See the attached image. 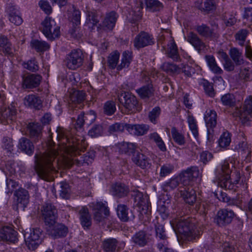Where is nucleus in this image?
<instances>
[{"label": "nucleus", "instance_id": "9", "mask_svg": "<svg viewBox=\"0 0 252 252\" xmlns=\"http://www.w3.org/2000/svg\"><path fill=\"white\" fill-rule=\"evenodd\" d=\"M119 100L124 104L126 109L131 112L139 111L141 109V107L139 104L136 97L128 92L121 93L120 96H119Z\"/></svg>", "mask_w": 252, "mask_h": 252}, {"label": "nucleus", "instance_id": "41", "mask_svg": "<svg viewBox=\"0 0 252 252\" xmlns=\"http://www.w3.org/2000/svg\"><path fill=\"white\" fill-rule=\"evenodd\" d=\"M162 70L170 75L178 74L181 71V68L174 63L165 62L162 65Z\"/></svg>", "mask_w": 252, "mask_h": 252}, {"label": "nucleus", "instance_id": "43", "mask_svg": "<svg viewBox=\"0 0 252 252\" xmlns=\"http://www.w3.org/2000/svg\"><path fill=\"white\" fill-rule=\"evenodd\" d=\"M146 8L151 12L160 11L163 8V4L158 0H145Z\"/></svg>", "mask_w": 252, "mask_h": 252}, {"label": "nucleus", "instance_id": "25", "mask_svg": "<svg viewBox=\"0 0 252 252\" xmlns=\"http://www.w3.org/2000/svg\"><path fill=\"white\" fill-rule=\"evenodd\" d=\"M118 17V14L115 11L107 13L102 22L101 26L112 31L115 26Z\"/></svg>", "mask_w": 252, "mask_h": 252}, {"label": "nucleus", "instance_id": "30", "mask_svg": "<svg viewBox=\"0 0 252 252\" xmlns=\"http://www.w3.org/2000/svg\"><path fill=\"white\" fill-rule=\"evenodd\" d=\"M186 39L198 51L203 49L205 47V43L202 39L192 32H190L187 34Z\"/></svg>", "mask_w": 252, "mask_h": 252}, {"label": "nucleus", "instance_id": "27", "mask_svg": "<svg viewBox=\"0 0 252 252\" xmlns=\"http://www.w3.org/2000/svg\"><path fill=\"white\" fill-rule=\"evenodd\" d=\"M126 129L131 134L142 136L147 133L149 126L145 124H126Z\"/></svg>", "mask_w": 252, "mask_h": 252}, {"label": "nucleus", "instance_id": "61", "mask_svg": "<svg viewBox=\"0 0 252 252\" xmlns=\"http://www.w3.org/2000/svg\"><path fill=\"white\" fill-rule=\"evenodd\" d=\"M155 231L157 238L163 240H165L167 239L165 231L162 225L159 223L156 224Z\"/></svg>", "mask_w": 252, "mask_h": 252}, {"label": "nucleus", "instance_id": "21", "mask_svg": "<svg viewBox=\"0 0 252 252\" xmlns=\"http://www.w3.org/2000/svg\"><path fill=\"white\" fill-rule=\"evenodd\" d=\"M132 160L134 164L142 169L149 168L151 165L150 159L146 155L138 152L133 154Z\"/></svg>", "mask_w": 252, "mask_h": 252}, {"label": "nucleus", "instance_id": "18", "mask_svg": "<svg viewBox=\"0 0 252 252\" xmlns=\"http://www.w3.org/2000/svg\"><path fill=\"white\" fill-rule=\"evenodd\" d=\"M42 77L39 74H32L23 77V88L33 89L37 87L40 84Z\"/></svg>", "mask_w": 252, "mask_h": 252}, {"label": "nucleus", "instance_id": "22", "mask_svg": "<svg viewBox=\"0 0 252 252\" xmlns=\"http://www.w3.org/2000/svg\"><path fill=\"white\" fill-rule=\"evenodd\" d=\"M204 120L206 126L208 128V134L211 133V130L213 131V128L216 127L217 124V114L213 110H206L204 115Z\"/></svg>", "mask_w": 252, "mask_h": 252}, {"label": "nucleus", "instance_id": "34", "mask_svg": "<svg viewBox=\"0 0 252 252\" xmlns=\"http://www.w3.org/2000/svg\"><path fill=\"white\" fill-rule=\"evenodd\" d=\"M19 148L26 154L31 155L34 151V146L30 139L22 137L19 140Z\"/></svg>", "mask_w": 252, "mask_h": 252}, {"label": "nucleus", "instance_id": "50", "mask_svg": "<svg viewBox=\"0 0 252 252\" xmlns=\"http://www.w3.org/2000/svg\"><path fill=\"white\" fill-rule=\"evenodd\" d=\"M86 97V93L83 91H74L70 94V100L74 103L82 102Z\"/></svg>", "mask_w": 252, "mask_h": 252}, {"label": "nucleus", "instance_id": "24", "mask_svg": "<svg viewBox=\"0 0 252 252\" xmlns=\"http://www.w3.org/2000/svg\"><path fill=\"white\" fill-rule=\"evenodd\" d=\"M42 126L39 123H29L27 130L30 138L33 141H38L42 137Z\"/></svg>", "mask_w": 252, "mask_h": 252}, {"label": "nucleus", "instance_id": "36", "mask_svg": "<svg viewBox=\"0 0 252 252\" xmlns=\"http://www.w3.org/2000/svg\"><path fill=\"white\" fill-rule=\"evenodd\" d=\"M118 241L115 238H108L102 242V247L105 252H115Z\"/></svg>", "mask_w": 252, "mask_h": 252}, {"label": "nucleus", "instance_id": "35", "mask_svg": "<svg viewBox=\"0 0 252 252\" xmlns=\"http://www.w3.org/2000/svg\"><path fill=\"white\" fill-rule=\"evenodd\" d=\"M142 99H148L154 94V90L151 84H148L136 90Z\"/></svg>", "mask_w": 252, "mask_h": 252}, {"label": "nucleus", "instance_id": "37", "mask_svg": "<svg viewBox=\"0 0 252 252\" xmlns=\"http://www.w3.org/2000/svg\"><path fill=\"white\" fill-rule=\"evenodd\" d=\"M195 6L202 11H211L215 8L214 0H196Z\"/></svg>", "mask_w": 252, "mask_h": 252}, {"label": "nucleus", "instance_id": "63", "mask_svg": "<svg viewBox=\"0 0 252 252\" xmlns=\"http://www.w3.org/2000/svg\"><path fill=\"white\" fill-rule=\"evenodd\" d=\"M235 149L239 152H242V154H247V157L250 156L251 152L249 149L246 142H240L236 146Z\"/></svg>", "mask_w": 252, "mask_h": 252}, {"label": "nucleus", "instance_id": "3", "mask_svg": "<svg viewBox=\"0 0 252 252\" xmlns=\"http://www.w3.org/2000/svg\"><path fill=\"white\" fill-rule=\"evenodd\" d=\"M42 32L49 40H53L60 35V28L56 25L54 19L46 17L41 23Z\"/></svg>", "mask_w": 252, "mask_h": 252}, {"label": "nucleus", "instance_id": "23", "mask_svg": "<svg viewBox=\"0 0 252 252\" xmlns=\"http://www.w3.org/2000/svg\"><path fill=\"white\" fill-rule=\"evenodd\" d=\"M0 237L4 241L15 243L17 240V232L11 227L4 226L0 230Z\"/></svg>", "mask_w": 252, "mask_h": 252}, {"label": "nucleus", "instance_id": "40", "mask_svg": "<svg viewBox=\"0 0 252 252\" xmlns=\"http://www.w3.org/2000/svg\"><path fill=\"white\" fill-rule=\"evenodd\" d=\"M169 203V199L166 200V201L161 200L158 203V211L163 220L166 219L169 216V212L168 208Z\"/></svg>", "mask_w": 252, "mask_h": 252}, {"label": "nucleus", "instance_id": "16", "mask_svg": "<svg viewBox=\"0 0 252 252\" xmlns=\"http://www.w3.org/2000/svg\"><path fill=\"white\" fill-rule=\"evenodd\" d=\"M195 30L200 36L205 38H217L219 36L215 27L211 28L204 24L196 26L195 27Z\"/></svg>", "mask_w": 252, "mask_h": 252}, {"label": "nucleus", "instance_id": "49", "mask_svg": "<svg viewBox=\"0 0 252 252\" xmlns=\"http://www.w3.org/2000/svg\"><path fill=\"white\" fill-rule=\"evenodd\" d=\"M118 146L120 152L128 154L133 153L136 148V146L134 144L127 142L119 143Z\"/></svg>", "mask_w": 252, "mask_h": 252}, {"label": "nucleus", "instance_id": "19", "mask_svg": "<svg viewBox=\"0 0 252 252\" xmlns=\"http://www.w3.org/2000/svg\"><path fill=\"white\" fill-rule=\"evenodd\" d=\"M2 120L4 125L11 124L17 118V109L14 103H12L8 108L1 113Z\"/></svg>", "mask_w": 252, "mask_h": 252}, {"label": "nucleus", "instance_id": "17", "mask_svg": "<svg viewBox=\"0 0 252 252\" xmlns=\"http://www.w3.org/2000/svg\"><path fill=\"white\" fill-rule=\"evenodd\" d=\"M48 234L54 239H57L65 237L68 232V228L62 223L53 224L52 226H47Z\"/></svg>", "mask_w": 252, "mask_h": 252}, {"label": "nucleus", "instance_id": "59", "mask_svg": "<svg viewBox=\"0 0 252 252\" xmlns=\"http://www.w3.org/2000/svg\"><path fill=\"white\" fill-rule=\"evenodd\" d=\"M230 142L231 138L229 133L225 132L220 138L219 144L220 147L225 148L230 144Z\"/></svg>", "mask_w": 252, "mask_h": 252}, {"label": "nucleus", "instance_id": "33", "mask_svg": "<svg viewBox=\"0 0 252 252\" xmlns=\"http://www.w3.org/2000/svg\"><path fill=\"white\" fill-rule=\"evenodd\" d=\"M111 192L114 196L121 198L127 195L129 189L124 184L116 183L112 186Z\"/></svg>", "mask_w": 252, "mask_h": 252}, {"label": "nucleus", "instance_id": "44", "mask_svg": "<svg viewBox=\"0 0 252 252\" xmlns=\"http://www.w3.org/2000/svg\"><path fill=\"white\" fill-rule=\"evenodd\" d=\"M220 100L223 106L228 107H236V100L232 94L227 93L222 95Z\"/></svg>", "mask_w": 252, "mask_h": 252}, {"label": "nucleus", "instance_id": "39", "mask_svg": "<svg viewBox=\"0 0 252 252\" xmlns=\"http://www.w3.org/2000/svg\"><path fill=\"white\" fill-rule=\"evenodd\" d=\"M205 60L210 69L214 73L217 74H222L223 70L218 65L216 60L213 56L206 55L205 56Z\"/></svg>", "mask_w": 252, "mask_h": 252}, {"label": "nucleus", "instance_id": "12", "mask_svg": "<svg viewBox=\"0 0 252 252\" xmlns=\"http://www.w3.org/2000/svg\"><path fill=\"white\" fill-rule=\"evenodd\" d=\"M132 196L136 205L141 209L142 213L147 214L151 208V203L147 196H144L142 192L138 190L134 191Z\"/></svg>", "mask_w": 252, "mask_h": 252}, {"label": "nucleus", "instance_id": "52", "mask_svg": "<svg viewBox=\"0 0 252 252\" xmlns=\"http://www.w3.org/2000/svg\"><path fill=\"white\" fill-rule=\"evenodd\" d=\"M132 60V53L131 52L126 51L123 52L122 55V58L121 60V63L118 65L117 69L121 70L125 67H128Z\"/></svg>", "mask_w": 252, "mask_h": 252}, {"label": "nucleus", "instance_id": "15", "mask_svg": "<svg viewBox=\"0 0 252 252\" xmlns=\"http://www.w3.org/2000/svg\"><path fill=\"white\" fill-rule=\"evenodd\" d=\"M236 116L249 120L252 117V95L248 96L245 100L243 110L236 107Z\"/></svg>", "mask_w": 252, "mask_h": 252}, {"label": "nucleus", "instance_id": "62", "mask_svg": "<svg viewBox=\"0 0 252 252\" xmlns=\"http://www.w3.org/2000/svg\"><path fill=\"white\" fill-rule=\"evenodd\" d=\"M119 56L120 54L118 52H114L109 55L108 63L111 68L113 69L116 67L119 61Z\"/></svg>", "mask_w": 252, "mask_h": 252}, {"label": "nucleus", "instance_id": "11", "mask_svg": "<svg viewBox=\"0 0 252 252\" xmlns=\"http://www.w3.org/2000/svg\"><path fill=\"white\" fill-rule=\"evenodd\" d=\"M154 44V39L153 36L143 31L137 35L133 40L134 46L138 49Z\"/></svg>", "mask_w": 252, "mask_h": 252}, {"label": "nucleus", "instance_id": "1", "mask_svg": "<svg viewBox=\"0 0 252 252\" xmlns=\"http://www.w3.org/2000/svg\"><path fill=\"white\" fill-rule=\"evenodd\" d=\"M57 131V137L61 141V144L57 147H50L45 153L36 154L34 157V170L40 179L47 181L50 180L51 171L55 169L54 164L57 165L58 161L56 160V158L60 154L69 164L81 166L84 164L89 165L92 162L86 154L79 158L77 156L81 155L80 152H84L86 149L87 143L84 138L69 139L62 130Z\"/></svg>", "mask_w": 252, "mask_h": 252}, {"label": "nucleus", "instance_id": "7", "mask_svg": "<svg viewBox=\"0 0 252 252\" xmlns=\"http://www.w3.org/2000/svg\"><path fill=\"white\" fill-rule=\"evenodd\" d=\"M42 230L39 228H32L30 232L24 234L26 244L29 249L34 250L42 242Z\"/></svg>", "mask_w": 252, "mask_h": 252}, {"label": "nucleus", "instance_id": "28", "mask_svg": "<svg viewBox=\"0 0 252 252\" xmlns=\"http://www.w3.org/2000/svg\"><path fill=\"white\" fill-rule=\"evenodd\" d=\"M24 104L36 110H40L42 107V102L40 97L34 94H29L24 99Z\"/></svg>", "mask_w": 252, "mask_h": 252}, {"label": "nucleus", "instance_id": "60", "mask_svg": "<svg viewBox=\"0 0 252 252\" xmlns=\"http://www.w3.org/2000/svg\"><path fill=\"white\" fill-rule=\"evenodd\" d=\"M188 122L189 128L191 130L192 134L195 137H196L198 135L197 126L196 124L195 120L192 115H188Z\"/></svg>", "mask_w": 252, "mask_h": 252}, {"label": "nucleus", "instance_id": "45", "mask_svg": "<svg viewBox=\"0 0 252 252\" xmlns=\"http://www.w3.org/2000/svg\"><path fill=\"white\" fill-rule=\"evenodd\" d=\"M86 17V23L92 26H96L99 22L98 12L96 10H88Z\"/></svg>", "mask_w": 252, "mask_h": 252}, {"label": "nucleus", "instance_id": "8", "mask_svg": "<svg viewBox=\"0 0 252 252\" xmlns=\"http://www.w3.org/2000/svg\"><path fill=\"white\" fill-rule=\"evenodd\" d=\"M84 61V55L80 49L72 51L66 57L65 64L70 69L75 70L80 67Z\"/></svg>", "mask_w": 252, "mask_h": 252}, {"label": "nucleus", "instance_id": "20", "mask_svg": "<svg viewBox=\"0 0 252 252\" xmlns=\"http://www.w3.org/2000/svg\"><path fill=\"white\" fill-rule=\"evenodd\" d=\"M14 195L18 206L25 208L29 202V192L25 189L19 188L14 192Z\"/></svg>", "mask_w": 252, "mask_h": 252}, {"label": "nucleus", "instance_id": "6", "mask_svg": "<svg viewBox=\"0 0 252 252\" xmlns=\"http://www.w3.org/2000/svg\"><path fill=\"white\" fill-rule=\"evenodd\" d=\"M41 214L46 226H52L56 222L58 211L51 202H45L42 206Z\"/></svg>", "mask_w": 252, "mask_h": 252}, {"label": "nucleus", "instance_id": "4", "mask_svg": "<svg viewBox=\"0 0 252 252\" xmlns=\"http://www.w3.org/2000/svg\"><path fill=\"white\" fill-rule=\"evenodd\" d=\"M202 173L198 166H192L183 170L179 174L181 183L185 187L189 186L192 182L201 178Z\"/></svg>", "mask_w": 252, "mask_h": 252}, {"label": "nucleus", "instance_id": "32", "mask_svg": "<svg viewBox=\"0 0 252 252\" xmlns=\"http://www.w3.org/2000/svg\"><path fill=\"white\" fill-rule=\"evenodd\" d=\"M149 237L146 231L140 230L136 232L132 237V242L139 247H144L149 242Z\"/></svg>", "mask_w": 252, "mask_h": 252}, {"label": "nucleus", "instance_id": "56", "mask_svg": "<svg viewBox=\"0 0 252 252\" xmlns=\"http://www.w3.org/2000/svg\"><path fill=\"white\" fill-rule=\"evenodd\" d=\"M116 111V103L113 101H107L103 106V112L107 116H111Z\"/></svg>", "mask_w": 252, "mask_h": 252}, {"label": "nucleus", "instance_id": "13", "mask_svg": "<svg viewBox=\"0 0 252 252\" xmlns=\"http://www.w3.org/2000/svg\"><path fill=\"white\" fill-rule=\"evenodd\" d=\"M179 190L180 192L181 196L186 203L191 206L196 203L195 209H199L196 203V194L194 189L191 187L186 186L185 187H180Z\"/></svg>", "mask_w": 252, "mask_h": 252}, {"label": "nucleus", "instance_id": "38", "mask_svg": "<svg viewBox=\"0 0 252 252\" xmlns=\"http://www.w3.org/2000/svg\"><path fill=\"white\" fill-rule=\"evenodd\" d=\"M229 55L236 65H240L244 63L242 52L235 47L230 48Z\"/></svg>", "mask_w": 252, "mask_h": 252}, {"label": "nucleus", "instance_id": "31", "mask_svg": "<svg viewBox=\"0 0 252 252\" xmlns=\"http://www.w3.org/2000/svg\"><path fill=\"white\" fill-rule=\"evenodd\" d=\"M117 215L119 219L124 222L132 220L134 216L131 211H129L124 204H119L117 206Z\"/></svg>", "mask_w": 252, "mask_h": 252}, {"label": "nucleus", "instance_id": "51", "mask_svg": "<svg viewBox=\"0 0 252 252\" xmlns=\"http://www.w3.org/2000/svg\"><path fill=\"white\" fill-rule=\"evenodd\" d=\"M171 133L172 138L176 144L180 146L185 144L186 140L184 135L179 132L175 127H173L171 128Z\"/></svg>", "mask_w": 252, "mask_h": 252}, {"label": "nucleus", "instance_id": "54", "mask_svg": "<svg viewBox=\"0 0 252 252\" xmlns=\"http://www.w3.org/2000/svg\"><path fill=\"white\" fill-rule=\"evenodd\" d=\"M180 182L179 177L172 178L163 185V189L165 191L173 190L179 186Z\"/></svg>", "mask_w": 252, "mask_h": 252}, {"label": "nucleus", "instance_id": "64", "mask_svg": "<svg viewBox=\"0 0 252 252\" xmlns=\"http://www.w3.org/2000/svg\"><path fill=\"white\" fill-rule=\"evenodd\" d=\"M60 195L63 198L67 199L69 196L70 188L66 183H60Z\"/></svg>", "mask_w": 252, "mask_h": 252}, {"label": "nucleus", "instance_id": "55", "mask_svg": "<svg viewBox=\"0 0 252 252\" xmlns=\"http://www.w3.org/2000/svg\"><path fill=\"white\" fill-rule=\"evenodd\" d=\"M103 132V127L101 124H95L89 130L88 135L91 137L101 136Z\"/></svg>", "mask_w": 252, "mask_h": 252}, {"label": "nucleus", "instance_id": "42", "mask_svg": "<svg viewBox=\"0 0 252 252\" xmlns=\"http://www.w3.org/2000/svg\"><path fill=\"white\" fill-rule=\"evenodd\" d=\"M148 137L150 140L154 142L156 144L161 151L165 152L166 151V148L163 141L157 132H155L150 133Z\"/></svg>", "mask_w": 252, "mask_h": 252}, {"label": "nucleus", "instance_id": "48", "mask_svg": "<svg viewBox=\"0 0 252 252\" xmlns=\"http://www.w3.org/2000/svg\"><path fill=\"white\" fill-rule=\"evenodd\" d=\"M0 47L2 48L3 52L9 55L13 54L12 44L7 37L4 35L0 36Z\"/></svg>", "mask_w": 252, "mask_h": 252}, {"label": "nucleus", "instance_id": "2", "mask_svg": "<svg viewBox=\"0 0 252 252\" xmlns=\"http://www.w3.org/2000/svg\"><path fill=\"white\" fill-rule=\"evenodd\" d=\"M172 228L177 235H180L181 239L191 241L198 238L202 234L201 230L188 218L175 219L170 221Z\"/></svg>", "mask_w": 252, "mask_h": 252}, {"label": "nucleus", "instance_id": "26", "mask_svg": "<svg viewBox=\"0 0 252 252\" xmlns=\"http://www.w3.org/2000/svg\"><path fill=\"white\" fill-rule=\"evenodd\" d=\"M79 220L84 229H90L92 225V218L86 207H82L79 211Z\"/></svg>", "mask_w": 252, "mask_h": 252}, {"label": "nucleus", "instance_id": "5", "mask_svg": "<svg viewBox=\"0 0 252 252\" xmlns=\"http://www.w3.org/2000/svg\"><path fill=\"white\" fill-rule=\"evenodd\" d=\"M230 170L229 163L224 161L221 166L217 167L216 174L218 178V185L222 188L229 189L231 186Z\"/></svg>", "mask_w": 252, "mask_h": 252}, {"label": "nucleus", "instance_id": "47", "mask_svg": "<svg viewBox=\"0 0 252 252\" xmlns=\"http://www.w3.org/2000/svg\"><path fill=\"white\" fill-rule=\"evenodd\" d=\"M166 54L168 57L175 61L178 62L180 60L177 46L174 41L171 43L168 48Z\"/></svg>", "mask_w": 252, "mask_h": 252}, {"label": "nucleus", "instance_id": "29", "mask_svg": "<svg viewBox=\"0 0 252 252\" xmlns=\"http://www.w3.org/2000/svg\"><path fill=\"white\" fill-rule=\"evenodd\" d=\"M7 11L8 13L9 20L11 23L16 26H19L23 23V19L20 13L15 6L9 4Z\"/></svg>", "mask_w": 252, "mask_h": 252}, {"label": "nucleus", "instance_id": "10", "mask_svg": "<svg viewBox=\"0 0 252 252\" xmlns=\"http://www.w3.org/2000/svg\"><path fill=\"white\" fill-rule=\"evenodd\" d=\"M96 118V113L94 110H90L86 112H81L76 120L75 127L78 129L82 128L85 124L90 126L95 121Z\"/></svg>", "mask_w": 252, "mask_h": 252}, {"label": "nucleus", "instance_id": "57", "mask_svg": "<svg viewBox=\"0 0 252 252\" xmlns=\"http://www.w3.org/2000/svg\"><path fill=\"white\" fill-rule=\"evenodd\" d=\"M2 147L11 153L13 150V139L11 137L5 136L2 140Z\"/></svg>", "mask_w": 252, "mask_h": 252}, {"label": "nucleus", "instance_id": "53", "mask_svg": "<svg viewBox=\"0 0 252 252\" xmlns=\"http://www.w3.org/2000/svg\"><path fill=\"white\" fill-rule=\"evenodd\" d=\"M249 33V32L248 30L243 29L239 30L235 34V39L239 45L241 46H244Z\"/></svg>", "mask_w": 252, "mask_h": 252}, {"label": "nucleus", "instance_id": "46", "mask_svg": "<svg viewBox=\"0 0 252 252\" xmlns=\"http://www.w3.org/2000/svg\"><path fill=\"white\" fill-rule=\"evenodd\" d=\"M31 45L32 48L34 49L37 52H44L48 50L50 48L48 43L45 41L37 39L32 40L31 42Z\"/></svg>", "mask_w": 252, "mask_h": 252}, {"label": "nucleus", "instance_id": "14", "mask_svg": "<svg viewBox=\"0 0 252 252\" xmlns=\"http://www.w3.org/2000/svg\"><path fill=\"white\" fill-rule=\"evenodd\" d=\"M234 216L235 214L233 211L221 209L218 212L215 220L218 225L224 226L230 223Z\"/></svg>", "mask_w": 252, "mask_h": 252}, {"label": "nucleus", "instance_id": "58", "mask_svg": "<svg viewBox=\"0 0 252 252\" xmlns=\"http://www.w3.org/2000/svg\"><path fill=\"white\" fill-rule=\"evenodd\" d=\"M126 124L123 123H116L109 126L108 132L110 134H113L115 132H123L125 128L126 129Z\"/></svg>", "mask_w": 252, "mask_h": 252}]
</instances>
